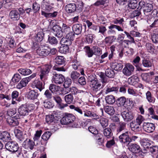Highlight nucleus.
Returning a JSON list of instances; mask_svg holds the SVG:
<instances>
[{"instance_id": "4d7b16f0", "label": "nucleus", "mask_w": 158, "mask_h": 158, "mask_svg": "<svg viewBox=\"0 0 158 158\" xmlns=\"http://www.w3.org/2000/svg\"><path fill=\"white\" fill-rule=\"evenodd\" d=\"M52 133L49 131L45 132L42 135L41 138L44 140H47L50 137Z\"/></svg>"}, {"instance_id": "39448f33", "label": "nucleus", "mask_w": 158, "mask_h": 158, "mask_svg": "<svg viewBox=\"0 0 158 158\" xmlns=\"http://www.w3.org/2000/svg\"><path fill=\"white\" fill-rule=\"evenodd\" d=\"M134 69V66L131 64H126L123 70V73L126 76H129L133 74Z\"/></svg>"}, {"instance_id": "bf43d9fd", "label": "nucleus", "mask_w": 158, "mask_h": 158, "mask_svg": "<svg viewBox=\"0 0 158 158\" xmlns=\"http://www.w3.org/2000/svg\"><path fill=\"white\" fill-rule=\"evenodd\" d=\"M108 28L110 29H111L113 28H115L118 31H123V28L118 25L112 24L109 26Z\"/></svg>"}, {"instance_id": "e2e57ef3", "label": "nucleus", "mask_w": 158, "mask_h": 158, "mask_svg": "<svg viewBox=\"0 0 158 158\" xmlns=\"http://www.w3.org/2000/svg\"><path fill=\"white\" fill-rule=\"evenodd\" d=\"M111 139L110 140L108 141L106 144V147L107 148H110L112 146L115 144V141L114 140V136L112 138H110Z\"/></svg>"}, {"instance_id": "f704fd0d", "label": "nucleus", "mask_w": 158, "mask_h": 158, "mask_svg": "<svg viewBox=\"0 0 158 158\" xmlns=\"http://www.w3.org/2000/svg\"><path fill=\"white\" fill-rule=\"evenodd\" d=\"M126 128V123L123 122H120L119 123L117 128V131L118 132H120Z\"/></svg>"}, {"instance_id": "aec40b11", "label": "nucleus", "mask_w": 158, "mask_h": 158, "mask_svg": "<svg viewBox=\"0 0 158 158\" xmlns=\"http://www.w3.org/2000/svg\"><path fill=\"white\" fill-rule=\"evenodd\" d=\"M27 109V105H21L18 109V111L20 115L25 116L28 115L29 112Z\"/></svg>"}, {"instance_id": "a19ab883", "label": "nucleus", "mask_w": 158, "mask_h": 158, "mask_svg": "<svg viewBox=\"0 0 158 158\" xmlns=\"http://www.w3.org/2000/svg\"><path fill=\"white\" fill-rule=\"evenodd\" d=\"M128 7L131 9H135L137 6L138 4L137 3V1H128Z\"/></svg>"}, {"instance_id": "864d4df0", "label": "nucleus", "mask_w": 158, "mask_h": 158, "mask_svg": "<svg viewBox=\"0 0 158 158\" xmlns=\"http://www.w3.org/2000/svg\"><path fill=\"white\" fill-rule=\"evenodd\" d=\"M149 150L151 153L153 155H155L158 153V147L157 146H151Z\"/></svg>"}, {"instance_id": "20e7f679", "label": "nucleus", "mask_w": 158, "mask_h": 158, "mask_svg": "<svg viewBox=\"0 0 158 158\" xmlns=\"http://www.w3.org/2000/svg\"><path fill=\"white\" fill-rule=\"evenodd\" d=\"M50 65H47L44 67L40 71L39 76L41 80L44 81L47 79V77L51 68Z\"/></svg>"}, {"instance_id": "37998d69", "label": "nucleus", "mask_w": 158, "mask_h": 158, "mask_svg": "<svg viewBox=\"0 0 158 158\" xmlns=\"http://www.w3.org/2000/svg\"><path fill=\"white\" fill-rule=\"evenodd\" d=\"M72 40L67 39V37L65 38H63L61 40V43L62 44H64V45L69 46L72 43Z\"/></svg>"}, {"instance_id": "bb28decb", "label": "nucleus", "mask_w": 158, "mask_h": 158, "mask_svg": "<svg viewBox=\"0 0 158 158\" xmlns=\"http://www.w3.org/2000/svg\"><path fill=\"white\" fill-rule=\"evenodd\" d=\"M103 134L107 139L112 138L113 133L111 129L109 127L106 128L103 130Z\"/></svg>"}, {"instance_id": "f8f14e48", "label": "nucleus", "mask_w": 158, "mask_h": 158, "mask_svg": "<svg viewBox=\"0 0 158 158\" xmlns=\"http://www.w3.org/2000/svg\"><path fill=\"white\" fill-rule=\"evenodd\" d=\"M55 101L58 104V107L61 109L64 108L67 106V104H70L74 103L73 99H54Z\"/></svg>"}, {"instance_id": "6e6d98bb", "label": "nucleus", "mask_w": 158, "mask_h": 158, "mask_svg": "<svg viewBox=\"0 0 158 158\" xmlns=\"http://www.w3.org/2000/svg\"><path fill=\"white\" fill-rule=\"evenodd\" d=\"M92 48L94 54L97 56L100 55L101 50L99 47L97 46H94Z\"/></svg>"}, {"instance_id": "c9c22d12", "label": "nucleus", "mask_w": 158, "mask_h": 158, "mask_svg": "<svg viewBox=\"0 0 158 158\" xmlns=\"http://www.w3.org/2000/svg\"><path fill=\"white\" fill-rule=\"evenodd\" d=\"M46 122L49 124L53 123H55L56 121V120L55 119L54 115H53L46 116Z\"/></svg>"}, {"instance_id": "774afa93", "label": "nucleus", "mask_w": 158, "mask_h": 158, "mask_svg": "<svg viewBox=\"0 0 158 158\" xmlns=\"http://www.w3.org/2000/svg\"><path fill=\"white\" fill-rule=\"evenodd\" d=\"M151 38L154 43H158V34L153 33L152 35Z\"/></svg>"}, {"instance_id": "f03ea898", "label": "nucleus", "mask_w": 158, "mask_h": 158, "mask_svg": "<svg viewBox=\"0 0 158 158\" xmlns=\"http://www.w3.org/2000/svg\"><path fill=\"white\" fill-rule=\"evenodd\" d=\"M48 21L50 23L49 27L52 28V31L54 35L58 38H61L63 35V33L61 27L57 25L53 24L54 21L51 19H49Z\"/></svg>"}, {"instance_id": "603ef678", "label": "nucleus", "mask_w": 158, "mask_h": 158, "mask_svg": "<svg viewBox=\"0 0 158 158\" xmlns=\"http://www.w3.org/2000/svg\"><path fill=\"white\" fill-rule=\"evenodd\" d=\"M99 121L101 125L104 128L108 125V120L106 118H102L99 120Z\"/></svg>"}, {"instance_id": "2f4dec72", "label": "nucleus", "mask_w": 158, "mask_h": 158, "mask_svg": "<svg viewBox=\"0 0 158 158\" xmlns=\"http://www.w3.org/2000/svg\"><path fill=\"white\" fill-rule=\"evenodd\" d=\"M55 61L56 64L58 65L64 64L65 62L64 58L62 56H56L55 59Z\"/></svg>"}, {"instance_id": "7c9ffc66", "label": "nucleus", "mask_w": 158, "mask_h": 158, "mask_svg": "<svg viewBox=\"0 0 158 158\" xmlns=\"http://www.w3.org/2000/svg\"><path fill=\"white\" fill-rule=\"evenodd\" d=\"M112 69L117 71L121 70L123 68V65L121 63H112L111 65Z\"/></svg>"}, {"instance_id": "a18cd8bd", "label": "nucleus", "mask_w": 158, "mask_h": 158, "mask_svg": "<svg viewBox=\"0 0 158 158\" xmlns=\"http://www.w3.org/2000/svg\"><path fill=\"white\" fill-rule=\"evenodd\" d=\"M44 36L43 32L42 31L39 32L36 35L35 38V40L38 42H40L42 40Z\"/></svg>"}, {"instance_id": "473e14b6", "label": "nucleus", "mask_w": 158, "mask_h": 158, "mask_svg": "<svg viewBox=\"0 0 158 158\" xmlns=\"http://www.w3.org/2000/svg\"><path fill=\"white\" fill-rule=\"evenodd\" d=\"M139 81L138 77L134 75L128 78V81L129 83L133 85L136 84L137 82Z\"/></svg>"}, {"instance_id": "c756f323", "label": "nucleus", "mask_w": 158, "mask_h": 158, "mask_svg": "<svg viewBox=\"0 0 158 158\" xmlns=\"http://www.w3.org/2000/svg\"><path fill=\"white\" fill-rule=\"evenodd\" d=\"M38 96V93L34 90L29 91L27 94V98L28 99H36Z\"/></svg>"}, {"instance_id": "dca6fc26", "label": "nucleus", "mask_w": 158, "mask_h": 158, "mask_svg": "<svg viewBox=\"0 0 158 158\" xmlns=\"http://www.w3.org/2000/svg\"><path fill=\"white\" fill-rule=\"evenodd\" d=\"M14 132L15 136L19 141L21 142L24 140V135L22 131L18 128H15L14 130Z\"/></svg>"}, {"instance_id": "de8ad7c7", "label": "nucleus", "mask_w": 158, "mask_h": 158, "mask_svg": "<svg viewBox=\"0 0 158 158\" xmlns=\"http://www.w3.org/2000/svg\"><path fill=\"white\" fill-rule=\"evenodd\" d=\"M68 51V46L64 45H62L59 49V52L62 53H66Z\"/></svg>"}, {"instance_id": "2eb2a0df", "label": "nucleus", "mask_w": 158, "mask_h": 158, "mask_svg": "<svg viewBox=\"0 0 158 158\" xmlns=\"http://www.w3.org/2000/svg\"><path fill=\"white\" fill-rule=\"evenodd\" d=\"M90 86L92 89L95 91L100 90L101 88V84L97 79L91 81Z\"/></svg>"}, {"instance_id": "58836bf2", "label": "nucleus", "mask_w": 158, "mask_h": 158, "mask_svg": "<svg viewBox=\"0 0 158 158\" xmlns=\"http://www.w3.org/2000/svg\"><path fill=\"white\" fill-rule=\"evenodd\" d=\"M19 72L23 75H27L31 74V70L28 69H20L18 70Z\"/></svg>"}, {"instance_id": "3c124183", "label": "nucleus", "mask_w": 158, "mask_h": 158, "mask_svg": "<svg viewBox=\"0 0 158 158\" xmlns=\"http://www.w3.org/2000/svg\"><path fill=\"white\" fill-rule=\"evenodd\" d=\"M60 87L58 86H56V85L51 84L49 87V89L52 93H55L58 91L59 90Z\"/></svg>"}, {"instance_id": "8fccbe9b", "label": "nucleus", "mask_w": 158, "mask_h": 158, "mask_svg": "<svg viewBox=\"0 0 158 158\" xmlns=\"http://www.w3.org/2000/svg\"><path fill=\"white\" fill-rule=\"evenodd\" d=\"M79 73L76 71H73L71 74V77L73 80H77L80 76Z\"/></svg>"}, {"instance_id": "4be33fe9", "label": "nucleus", "mask_w": 158, "mask_h": 158, "mask_svg": "<svg viewBox=\"0 0 158 158\" xmlns=\"http://www.w3.org/2000/svg\"><path fill=\"white\" fill-rule=\"evenodd\" d=\"M76 6L74 3H70L67 5L65 9L66 11L69 13H71L74 12L76 10Z\"/></svg>"}, {"instance_id": "052dcab7", "label": "nucleus", "mask_w": 158, "mask_h": 158, "mask_svg": "<svg viewBox=\"0 0 158 158\" xmlns=\"http://www.w3.org/2000/svg\"><path fill=\"white\" fill-rule=\"evenodd\" d=\"M40 5L36 2L34 3L32 6V9L34 13H36L40 9Z\"/></svg>"}, {"instance_id": "b1692460", "label": "nucleus", "mask_w": 158, "mask_h": 158, "mask_svg": "<svg viewBox=\"0 0 158 158\" xmlns=\"http://www.w3.org/2000/svg\"><path fill=\"white\" fill-rule=\"evenodd\" d=\"M0 139L3 142H6L10 139V134L6 131L2 132L0 135Z\"/></svg>"}, {"instance_id": "c03bdc74", "label": "nucleus", "mask_w": 158, "mask_h": 158, "mask_svg": "<svg viewBox=\"0 0 158 158\" xmlns=\"http://www.w3.org/2000/svg\"><path fill=\"white\" fill-rule=\"evenodd\" d=\"M127 92L129 94L134 96H136L139 95L138 92L135 89L132 88H129L127 90Z\"/></svg>"}, {"instance_id": "423d86ee", "label": "nucleus", "mask_w": 158, "mask_h": 158, "mask_svg": "<svg viewBox=\"0 0 158 158\" xmlns=\"http://www.w3.org/2000/svg\"><path fill=\"white\" fill-rule=\"evenodd\" d=\"M75 119L74 116L71 114L65 115L60 120L61 123L63 125L67 124L73 122Z\"/></svg>"}, {"instance_id": "7ed1b4c3", "label": "nucleus", "mask_w": 158, "mask_h": 158, "mask_svg": "<svg viewBox=\"0 0 158 158\" xmlns=\"http://www.w3.org/2000/svg\"><path fill=\"white\" fill-rule=\"evenodd\" d=\"M153 9V6L151 3H145L143 1H141L139 3V6L138 9H143L144 14L150 12Z\"/></svg>"}, {"instance_id": "5701e85b", "label": "nucleus", "mask_w": 158, "mask_h": 158, "mask_svg": "<svg viewBox=\"0 0 158 158\" xmlns=\"http://www.w3.org/2000/svg\"><path fill=\"white\" fill-rule=\"evenodd\" d=\"M29 81V80L28 78H23L16 85V88L18 89H21L26 86Z\"/></svg>"}, {"instance_id": "e433bc0d", "label": "nucleus", "mask_w": 158, "mask_h": 158, "mask_svg": "<svg viewBox=\"0 0 158 158\" xmlns=\"http://www.w3.org/2000/svg\"><path fill=\"white\" fill-rule=\"evenodd\" d=\"M76 11L77 12H81L83 9V3L81 1H78L77 3L76 4Z\"/></svg>"}, {"instance_id": "393cba45", "label": "nucleus", "mask_w": 158, "mask_h": 158, "mask_svg": "<svg viewBox=\"0 0 158 158\" xmlns=\"http://www.w3.org/2000/svg\"><path fill=\"white\" fill-rule=\"evenodd\" d=\"M9 15L10 19L14 20H18L20 18V15L18 11L15 10L10 11Z\"/></svg>"}, {"instance_id": "72a5a7b5", "label": "nucleus", "mask_w": 158, "mask_h": 158, "mask_svg": "<svg viewBox=\"0 0 158 158\" xmlns=\"http://www.w3.org/2000/svg\"><path fill=\"white\" fill-rule=\"evenodd\" d=\"M105 112L110 115H113L115 112L114 108L112 106H106L104 108Z\"/></svg>"}, {"instance_id": "6e6552de", "label": "nucleus", "mask_w": 158, "mask_h": 158, "mask_svg": "<svg viewBox=\"0 0 158 158\" xmlns=\"http://www.w3.org/2000/svg\"><path fill=\"white\" fill-rule=\"evenodd\" d=\"M5 148L10 152H15L18 150L19 147L18 143L16 142L9 141L6 144Z\"/></svg>"}, {"instance_id": "a211bd4d", "label": "nucleus", "mask_w": 158, "mask_h": 158, "mask_svg": "<svg viewBox=\"0 0 158 158\" xmlns=\"http://www.w3.org/2000/svg\"><path fill=\"white\" fill-rule=\"evenodd\" d=\"M72 81L71 79L69 78H67L64 81V86L65 89H64L63 91V94H67L70 90L67 89L71 85Z\"/></svg>"}, {"instance_id": "cd10ccee", "label": "nucleus", "mask_w": 158, "mask_h": 158, "mask_svg": "<svg viewBox=\"0 0 158 158\" xmlns=\"http://www.w3.org/2000/svg\"><path fill=\"white\" fill-rule=\"evenodd\" d=\"M6 121L9 125L12 127L17 126L19 124L18 120L15 119L13 118L10 117L7 118Z\"/></svg>"}, {"instance_id": "13d9d810", "label": "nucleus", "mask_w": 158, "mask_h": 158, "mask_svg": "<svg viewBox=\"0 0 158 158\" xmlns=\"http://www.w3.org/2000/svg\"><path fill=\"white\" fill-rule=\"evenodd\" d=\"M144 120L143 117L141 115H139L137 117L135 121L140 126L142 122Z\"/></svg>"}, {"instance_id": "49530a36", "label": "nucleus", "mask_w": 158, "mask_h": 158, "mask_svg": "<svg viewBox=\"0 0 158 158\" xmlns=\"http://www.w3.org/2000/svg\"><path fill=\"white\" fill-rule=\"evenodd\" d=\"M48 41L51 44H57L58 41L57 39L54 36H49L48 38Z\"/></svg>"}, {"instance_id": "412c9836", "label": "nucleus", "mask_w": 158, "mask_h": 158, "mask_svg": "<svg viewBox=\"0 0 158 158\" xmlns=\"http://www.w3.org/2000/svg\"><path fill=\"white\" fill-rule=\"evenodd\" d=\"M82 26L81 24H76L73 25L72 27L73 32L76 35L80 34L82 31Z\"/></svg>"}, {"instance_id": "9d476101", "label": "nucleus", "mask_w": 158, "mask_h": 158, "mask_svg": "<svg viewBox=\"0 0 158 158\" xmlns=\"http://www.w3.org/2000/svg\"><path fill=\"white\" fill-rule=\"evenodd\" d=\"M121 115L124 121L127 122L131 121L134 118L132 112L127 109L122 112Z\"/></svg>"}, {"instance_id": "ddd939ff", "label": "nucleus", "mask_w": 158, "mask_h": 158, "mask_svg": "<svg viewBox=\"0 0 158 158\" xmlns=\"http://www.w3.org/2000/svg\"><path fill=\"white\" fill-rule=\"evenodd\" d=\"M64 80V77L62 75L60 74H54L52 80V82L57 84H61Z\"/></svg>"}, {"instance_id": "4468645a", "label": "nucleus", "mask_w": 158, "mask_h": 158, "mask_svg": "<svg viewBox=\"0 0 158 158\" xmlns=\"http://www.w3.org/2000/svg\"><path fill=\"white\" fill-rule=\"evenodd\" d=\"M23 143L24 147L26 149L31 150L33 149L34 146H36L38 144V143H35L31 139L28 140L27 139L24 141Z\"/></svg>"}, {"instance_id": "ea45409f", "label": "nucleus", "mask_w": 158, "mask_h": 158, "mask_svg": "<svg viewBox=\"0 0 158 158\" xmlns=\"http://www.w3.org/2000/svg\"><path fill=\"white\" fill-rule=\"evenodd\" d=\"M105 74L106 76L109 77H112L114 76V73L112 69H107L105 71Z\"/></svg>"}, {"instance_id": "09e8293b", "label": "nucleus", "mask_w": 158, "mask_h": 158, "mask_svg": "<svg viewBox=\"0 0 158 158\" xmlns=\"http://www.w3.org/2000/svg\"><path fill=\"white\" fill-rule=\"evenodd\" d=\"M44 103V106L46 108H50L53 107L54 104L48 99H46Z\"/></svg>"}, {"instance_id": "5fc2aeb1", "label": "nucleus", "mask_w": 158, "mask_h": 158, "mask_svg": "<svg viewBox=\"0 0 158 158\" xmlns=\"http://www.w3.org/2000/svg\"><path fill=\"white\" fill-rule=\"evenodd\" d=\"M21 79L20 75L18 73L15 74L12 78V81L13 82H18Z\"/></svg>"}, {"instance_id": "79ce46f5", "label": "nucleus", "mask_w": 158, "mask_h": 158, "mask_svg": "<svg viewBox=\"0 0 158 158\" xmlns=\"http://www.w3.org/2000/svg\"><path fill=\"white\" fill-rule=\"evenodd\" d=\"M134 106V103L132 100L130 99H126L125 100V107H127V108L131 109Z\"/></svg>"}, {"instance_id": "0eeeda50", "label": "nucleus", "mask_w": 158, "mask_h": 158, "mask_svg": "<svg viewBox=\"0 0 158 158\" xmlns=\"http://www.w3.org/2000/svg\"><path fill=\"white\" fill-rule=\"evenodd\" d=\"M155 124L152 123L144 122L143 124V128L145 132L150 133H152L155 130Z\"/></svg>"}, {"instance_id": "6ab92c4d", "label": "nucleus", "mask_w": 158, "mask_h": 158, "mask_svg": "<svg viewBox=\"0 0 158 158\" xmlns=\"http://www.w3.org/2000/svg\"><path fill=\"white\" fill-rule=\"evenodd\" d=\"M140 143L144 150L149 149L151 147V143H150V141L147 138H144L142 139L141 140Z\"/></svg>"}, {"instance_id": "1a4fd4ad", "label": "nucleus", "mask_w": 158, "mask_h": 158, "mask_svg": "<svg viewBox=\"0 0 158 158\" xmlns=\"http://www.w3.org/2000/svg\"><path fill=\"white\" fill-rule=\"evenodd\" d=\"M49 47L46 46H41L36 50L39 56H46L49 54Z\"/></svg>"}, {"instance_id": "338daca9", "label": "nucleus", "mask_w": 158, "mask_h": 158, "mask_svg": "<svg viewBox=\"0 0 158 158\" xmlns=\"http://www.w3.org/2000/svg\"><path fill=\"white\" fill-rule=\"evenodd\" d=\"M141 77L142 79L146 81H149L150 79V76L149 73H145L141 75Z\"/></svg>"}, {"instance_id": "a878e982", "label": "nucleus", "mask_w": 158, "mask_h": 158, "mask_svg": "<svg viewBox=\"0 0 158 158\" xmlns=\"http://www.w3.org/2000/svg\"><path fill=\"white\" fill-rule=\"evenodd\" d=\"M33 87H35L38 89L40 91L44 88L42 83L39 80H35L32 83Z\"/></svg>"}, {"instance_id": "680f3d73", "label": "nucleus", "mask_w": 158, "mask_h": 158, "mask_svg": "<svg viewBox=\"0 0 158 158\" xmlns=\"http://www.w3.org/2000/svg\"><path fill=\"white\" fill-rule=\"evenodd\" d=\"M137 22L135 20H132L130 21L129 24L132 29H134V30L137 31Z\"/></svg>"}, {"instance_id": "c85d7f7f", "label": "nucleus", "mask_w": 158, "mask_h": 158, "mask_svg": "<svg viewBox=\"0 0 158 158\" xmlns=\"http://www.w3.org/2000/svg\"><path fill=\"white\" fill-rule=\"evenodd\" d=\"M140 126L135 121H133L130 123V127L132 131H139L140 130Z\"/></svg>"}, {"instance_id": "f257e3e1", "label": "nucleus", "mask_w": 158, "mask_h": 158, "mask_svg": "<svg viewBox=\"0 0 158 158\" xmlns=\"http://www.w3.org/2000/svg\"><path fill=\"white\" fill-rule=\"evenodd\" d=\"M41 15L47 19L53 18L58 15L57 11H53L54 7L47 2H43L41 6Z\"/></svg>"}, {"instance_id": "4c0bfd02", "label": "nucleus", "mask_w": 158, "mask_h": 158, "mask_svg": "<svg viewBox=\"0 0 158 158\" xmlns=\"http://www.w3.org/2000/svg\"><path fill=\"white\" fill-rule=\"evenodd\" d=\"M86 55L89 57H91L94 54L92 48L90 49L88 46H85L84 48Z\"/></svg>"}, {"instance_id": "f3484780", "label": "nucleus", "mask_w": 158, "mask_h": 158, "mask_svg": "<svg viewBox=\"0 0 158 158\" xmlns=\"http://www.w3.org/2000/svg\"><path fill=\"white\" fill-rule=\"evenodd\" d=\"M129 149L131 152L134 153H138L141 151V149L139 145L135 143L130 144Z\"/></svg>"}, {"instance_id": "9b49d317", "label": "nucleus", "mask_w": 158, "mask_h": 158, "mask_svg": "<svg viewBox=\"0 0 158 158\" xmlns=\"http://www.w3.org/2000/svg\"><path fill=\"white\" fill-rule=\"evenodd\" d=\"M119 138L120 142L124 144H129L131 142V139L129 136L128 131L121 135Z\"/></svg>"}, {"instance_id": "0e129e2a", "label": "nucleus", "mask_w": 158, "mask_h": 158, "mask_svg": "<svg viewBox=\"0 0 158 158\" xmlns=\"http://www.w3.org/2000/svg\"><path fill=\"white\" fill-rule=\"evenodd\" d=\"M142 64L144 67H150L152 66V64L150 61L147 60H143Z\"/></svg>"}, {"instance_id": "69168bd1", "label": "nucleus", "mask_w": 158, "mask_h": 158, "mask_svg": "<svg viewBox=\"0 0 158 158\" xmlns=\"http://www.w3.org/2000/svg\"><path fill=\"white\" fill-rule=\"evenodd\" d=\"M69 107L71 109H74L81 114H82L83 112L82 110L77 107H75L74 105H71L69 106Z\"/></svg>"}]
</instances>
